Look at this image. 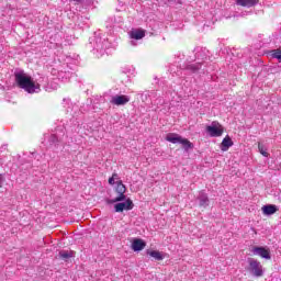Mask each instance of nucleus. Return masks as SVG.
I'll return each mask as SVG.
<instances>
[{
	"instance_id": "4468645a",
	"label": "nucleus",
	"mask_w": 281,
	"mask_h": 281,
	"mask_svg": "<svg viewBox=\"0 0 281 281\" xmlns=\"http://www.w3.org/2000/svg\"><path fill=\"white\" fill-rule=\"evenodd\" d=\"M76 256V251L74 250H60L59 251V258L60 260H64V262H69L71 258Z\"/></svg>"
},
{
	"instance_id": "393cba45",
	"label": "nucleus",
	"mask_w": 281,
	"mask_h": 281,
	"mask_svg": "<svg viewBox=\"0 0 281 281\" xmlns=\"http://www.w3.org/2000/svg\"><path fill=\"white\" fill-rule=\"evenodd\" d=\"M3 178V175L0 173V188H3V186L1 184V179Z\"/></svg>"
},
{
	"instance_id": "2eb2a0df",
	"label": "nucleus",
	"mask_w": 281,
	"mask_h": 281,
	"mask_svg": "<svg viewBox=\"0 0 281 281\" xmlns=\"http://www.w3.org/2000/svg\"><path fill=\"white\" fill-rule=\"evenodd\" d=\"M146 36V31L145 30H132L130 32V38L134 41H142Z\"/></svg>"
},
{
	"instance_id": "7ed1b4c3",
	"label": "nucleus",
	"mask_w": 281,
	"mask_h": 281,
	"mask_svg": "<svg viewBox=\"0 0 281 281\" xmlns=\"http://www.w3.org/2000/svg\"><path fill=\"white\" fill-rule=\"evenodd\" d=\"M247 270L251 276H255V278H262L265 276V270L262 269V265L258 259L248 258V268Z\"/></svg>"
},
{
	"instance_id": "412c9836",
	"label": "nucleus",
	"mask_w": 281,
	"mask_h": 281,
	"mask_svg": "<svg viewBox=\"0 0 281 281\" xmlns=\"http://www.w3.org/2000/svg\"><path fill=\"white\" fill-rule=\"evenodd\" d=\"M258 150L262 157H269V153H267V147L263 144L258 143Z\"/></svg>"
},
{
	"instance_id": "9b49d317",
	"label": "nucleus",
	"mask_w": 281,
	"mask_h": 281,
	"mask_svg": "<svg viewBox=\"0 0 281 281\" xmlns=\"http://www.w3.org/2000/svg\"><path fill=\"white\" fill-rule=\"evenodd\" d=\"M241 8H254L260 3V0H235Z\"/></svg>"
},
{
	"instance_id": "a878e982",
	"label": "nucleus",
	"mask_w": 281,
	"mask_h": 281,
	"mask_svg": "<svg viewBox=\"0 0 281 281\" xmlns=\"http://www.w3.org/2000/svg\"><path fill=\"white\" fill-rule=\"evenodd\" d=\"M131 44H132V45H135V43H134L133 41L131 42Z\"/></svg>"
},
{
	"instance_id": "6ab92c4d",
	"label": "nucleus",
	"mask_w": 281,
	"mask_h": 281,
	"mask_svg": "<svg viewBox=\"0 0 281 281\" xmlns=\"http://www.w3.org/2000/svg\"><path fill=\"white\" fill-rule=\"evenodd\" d=\"M270 54L272 58H276L279 60V63H281V48L272 49Z\"/></svg>"
},
{
	"instance_id": "f03ea898",
	"label": "nucleus",
	"mask_w": 281,
	"mask_h": 281,
	"mask_svg": "<svg viewBox=\"0 0 281 281\" xmlns=\"http://www.w3.org/2000/svg\"><path fill=\"white\" fill-rule=\"evenodd\" d=\"M114 192H116L117 196L114 199H105L106 205H113L115 203H120V201H126V186L122 180L116 181Z\"/></svg>"
},
{
	"instance_id": "f8f14e48",
	"label": "nucleus",
	"mask_w": 281,
	"mask_h": 281,
	"mask_svg": "<svg viewBox=\"0 0 281 281\" xmlns=\"http://www.w3.org/2000/svg\"><path fill=\"white\" fill-rule=\"evenodd\" d=\"M166 142H170V144H181L183 136L177 134V133H169L166 136Z\"/></svg>"
},
{
	"instance_id": "5701e85b",
	"label": "nucleus",
	"mask_w": 281,
	"mask_h": 281,
	"mask_svg": "<svg viewBox=\"0 0 281 281\" xmlns=\"http://www.w3.org/2000/svg\"><path fill=\"white\" fill-rule=\"evenodd\" d=\"M112 179H113L114 181H121V180H120V175H117L116 172L112 173Z\"/></svg>"
},
{
	"instance_id": "ddd939ff",
	"label": "nucleus",
	"mask_w": 281,
	"mask_h": 281,
	"mask_svg": "<svg viewBox=\"0 0 281 281\" xmlns=\"http://www.w3.org/2000/svg\"><path fill=\"white\" fill-rule=\"evenodd\" d=\"M232 146H234V140H232V137L226 136L225 138H223L220 148L221 150H223V153H227V150H229Z\"/></svg>"
},
{
	"instance_id": "f257e3e1",
	"label": "nucleus",
	"mask_w": 281,
	"mask_h": 281,
	"mask_svg": "<svg viewBox=\"0 0 281 281\" xmlns=\"http://www.w3.org/2000/svg\"><path fill=\"white\" fill-rule=\"evenodd\" d=\"M14 80L19 89H23L26 93H38L41 91V83H36L32 76L25 74V70H15Z\"/></svg>"
},
{
	"instance_id": "b1692460",
	"label": "nucleus",
	"mask_w": 281,
	"mask_h": 281,
	"mask_svg": "<svg viewBox=\"0 0 281 281\" xmlns=\"http://www.w3.org/2000/svg\"><path fill=\"white\" fill-rule=\"evenodd\" d=\"M169 3H181L180 0H167Z\"/></svg>"
},
{
	"instance_id": "39448f33",
	"label": "nucleus",
	"mask_w": 281,
	"mask_h": 281,
	"mask_svg": "<svg viewBox=\"0 0 281 281\" xmlns=\"http://www.w3.org/2000/svg\"><path fill=\"white\" fill-rule=\"evenodd\" d=\"M135 207V203L131 198H125L124 201L114 202V213L122 214V212H131Z\"/></svg>"
},
{
	"instance_id": "4be33fe9",
	"label": "nucleus",
	"mask_w": 281,
	"mask_h": 281,
	"mask_svg": "<svg viewBox=\"0 0 281 281\" xmlns=\"http://www.w3.org/2000/svg\"><path fill=\"white\" fill-rule=\"evenodd\" d=\"M108 183L110 184V186H117V182H115V180L113 179V177H110L109 178V180H108Z\"/></svg>"
},
{
	"instance_id": "423d86ee",
	"label": "nucleus",
	"mask_w": 281,
	"mask_h": 281,
	"mask_svg": "<svg viewBox=\"0 0 281 281\" xmlns=\"http://www.w3.org/2000/svg\"><path fill=\"white\" fill-rule=\"evenodd\" d=\"M251 251L255 256H260L265 260H271V249L269 247L254 246Z\"/></svg>"
},
{
	"instance_id": "dca6fc26",
	"label": "nucleus",
	"mask_w": 281,
	"mask_h": 281,
	"mask_svg": "<svg viewBox=\"0 0 281 281\" xmlns=\"http://www.w3.org/2000/svg\"><path fill=\"white\" fill-rule=\"evenodd\" d=\"M146 255L150 256V258H154V260L161 261L166 256H164V252L159 250H153V249H147Z\"/></svg>"
},
{
	"instance_id": "0eeeda50",
	"label": "nucleus",
	"mask_w": 281,
	"mask_h": 281,
	"mask_svg": "<svg viewBox=\"0 0 281 281\" xmlns=\"http://www.w3.org/2000/svg\"><path fill=\"white\" fill-rule=\"evenodd\" d=\"M131 249L136 254H139V251H144V249H146V240L137 237L133 238L131 240Z\"/></svg>"
},
{
	"instance_id": "6e6552de",
	"label": "nucleus",
	"mask_w": 281,
	"mask_h": 281,
	"mask_svg": "<svg viewBox=\"0 0 281 281\" xmlns=\"http://www.w3.org/2000/svg\"><path fill=\"white\" fill-rule=\"evenodd\" d=\"M110 102L115 106H124V104H128V102H131V97L125 94H116L112 97Z\"/></svg>"
},
{
	"instance_id": "a211bd4d",
	"label": "nucleus",
	"mask_w": 281,
	"mask_h": 281,
	"mask_svg": "<svg viewBox=\"0 0 281 281\" xmlns=\"http://www.w3.org/2000/svg\"><path fill=\"white\" fill-rule=\"evenodd\" d=\"M186 69L188 71H190L191 74H196V71H199L201 69V64L200 63L189 64L186 66Z\"/></svg>"
},
{
	"instance_id": "f3484780",
	"label": "nucleus",
	"mask_w": 281,
	"mask_h": 281,
	"mask_svg": "<svg viewBox=\"0 0 281 281\" xmlns=\"http://www.w3.org/2000/svg\"><path fill=\"white\" fill-rule=\"evenodd\" d=\"M180 144L184 153H190V150H194V143L190 142V139L188 138L183 137Z\"/></svg>"
},
{
	"instance_id": "9d476101",
	"label": "nucleus",
	"mask_w": 281,
	"mask_h": 281,
	"mask_svg": "<svg viewBox=\"0 0 281 281\" xmlns=\"http://www.w3.org/2000/svg\"><path fill=\"white\" fill-rule=\"evenodd\" d=\"M278 210L280 209L276 204H266L261 207V212L265 216H273Z\"/></svg>"
},
{
	"instance_id": "1a4fd4ad",
	"label": "nucleus",
	"mask_w": 281,
	"mask_h": 281,
	"mask_svg": "<svg viewBox=\"0 0 281 281\" xmlns=\"http://www.w3.org/2000/svg\"><path fill=\"white\" fill-rule=\"evenodd\" d=\"M196 201L199 203V207H209L210 206V196L207 195V193H205L204 190L200 191L198 196H196Z\"/></svg>"
},
{
	"instance_id": "aec40b11",
	"label": "nucleus",
	"mask_w": 281,
	"mask_h": 281,
	"mask_svg": "<svg viewBox=\"0 0 281 281\" xmlns=\"http://www.w3.org/2000/svg\"><path fill=\"white\" fill-rule=\"evenodd\" d=\"M48 142L50 146H58V144L60 143V140L58 139V136H56L55 134H52L49 136Z\"/></svg>"
},
{
	"instance_id": "20e7f679",
	"label": "nucleus",
	"mask_w": 281,
	"mask_h": 281,
	"mask_svg": "<svg viewBox=\"0 0 281 281\" xmlns=\"http://www.w3.org/2000/svg\"><path fill=\"white\" fill-rule=\"evenodd\" d=\"M205 133L209 137H221L225 133V127L218 121H213L211 125H206Z\"/></svg>"
}]
</instances>
